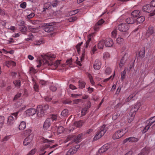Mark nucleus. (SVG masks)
Listing matches in <instances>:
<instances>
[{
	"label": "nucleus",
	"mask_w": 155,
	"mask_h": 155,
	"mask_svg": "<svg viewBox=\"0 0 155 155\" xmlns=\"http://www.w3.org/2000/svg\"><path fill=\"white\" fill-rule=\"evenodd\" d=\"M48 108V105H38L37 107L36 110L33 108L29 109L26 111V114L29 116H32L37 113V116L41 117L44 115V111L47 110Z\"/></svg>",
	"instance_id": "1"
},
{
	"label": "nucleus",
	"mask_w": 155,
	"mask_h": 155,
	"mask_svg": "<svg viewBox=\"0 0 155 155\" xmlns=\"http://www.w3.org/2000/svg\"><path fill=\"white\" fill-rule=\"evenodd\" d=\"M42 59L46 61L45 62H47L48 65H53L56 68L60 64V61H57L55 62L53 61V60L56 57V56L54 54H45L41 55Z\"/></svg>",
	"instance_id": "2"
},
{
	"label": "nucleus",
	"mask_w": 155,
	"mask_h": 155,
	"mask_svg": "<svg viewBox=\"0 0 155 155\" xmlns=\"http://www.w3.org/2000/svg\"><path fill=\"white\" fill-rule=\"evenodd\" d=\"M127 131V128L118 130L113 135L112 138L114 140L119 139L123 136Z\"/></svg>",
	"instance_id": "3"
},
{
	"label": "nucleus",
	"mask_w": 155,
	"mask_h": 155,
	"mask_svg": "<svg viewBox=\"0 0 155 155\" xmlns=\"http://www.w3.org/2000/svg\"><path fill=\"white\" fill-rule=\"evenodd\" d=\"M105 125H103L97 131V134L94 138V140H96L101 137L106 131L107 129Z\"/></svg>",
	"instance_id": "4"
},
{
	"label": "nucleus",
	"mask_w": 155,
	"mask_h": 155,
	"mask_svg": "<svg viewBox=\"0 0 155 155\" xmlns=\"http://www.w3.org/2000/svg\"><path fill=\"white\" fill-rule=\"evenodd\" d=\"M18 113V112H16L15 113H12L11 114V115L8 117L7 121V124H8L11 125L13 124L15 120L17 118Z\"/></svg>",
	"instance_id": "5"
},
{
	"label": "nucleus",
	"mask_w": 155,
	"mask_h": 155,
	"mask_svg": "<svg viewBox=\"0 0 155 155\" xmlns=\"http://www.w3.org/2000/svg\"><path fill=\"white\" fill-rule=\"evenodd\" d=\"M129 25L126 23H123L119 25L118 28L121 32H127L129 28Z\"/></svg>",
	"instance_id": "6"
},
{
	"label": "nucleus",
	"mask_w": 155,
	"mask_h": 155,
	"mask_svg": "<svg viewBox=\"0 0 155 155\" xmlns=\"http://www.w3.org/2000/svg\"><path fill=\"white\" fill-rule=\"evenodd\" d=\"M44 26L45 31L48 32L52 31L54 29V27L53 26L52 23L44 24Z\"/></svg>",
	"instance_id": "7"
},
{
	"label": "nucleus",
	"mask_w": 155,
	"mask_h": 155,
	"mask_svg": "<svg viewBox=\"0 0 155 155\" xmlns=\"http://www.w3.org/2000/svg\"><path fill=\"white\" fill-rule=\"evenodd\" d=\"M82 125V122L81 120L76 121L75 122L74 125H71L69 128V130L70 131H72L76 128L81 127Z\"/></svg>",
	"instance_id": "8"
},
{
	"label": "nucleus",
	"mask_w": 155,
	"mask_h": 155,
	"mask_svg": "<svg viewBox=\"0 0 155 155\" xmlns=\"http://www.w3.org/2000/svg\"><path fill=\"white\" fill-rule=\"evenodd\" d=\"M142 10L145 12L148 13L151 12L153 11H154V8L153 6H152L151 4L150 5H146L144 6L142 8Z\"/></svg>",
	"instance_id": "9"
},
{
	"label": "nucleus",
	"mask_w": 155,
	"mask_h": 155,
	"mask_svg": "<svg viewBox=\"0 0 155 155\" xmlns=\"http://www.w3.org/2000/svg\"><path fill=\"white\" fill-rule=\"evenodd\" d=\"M139 140V139L134 137H130L126 138L123 141V143H125L129 141L131 143H135L137 142Z\"/></svg>",
	"instance_id": "10"
},
{
	"label": "nucleus",
	"mask_w": 155,
	"mask_h": 155,
	"mask_svg": "<svg viewBox=\"0 0 155 155\" xmlns=\"http://www.w3.org/2000/svg\"><path fill=\"white\" fill-rule=\"evenodd\" d=\"M101 60L99 59H96L94 63V68L96 70H99L101 68Z\"/></svg>",
	"instance_id": "11"
},
{
	"label": "nucleus",
	"mask_w": 155,
	"mask_h": 155,
	"mask_svg": "<svg viewBox=\"0 0 155 155\" xmlns=\"http://www.w3.org/2000/svg\"><path fill=\"white\" fill-rule=\"evenodd\" d=\"M110 147V145L108 144H106L102 147L99 150L98 153H100L106 151Z\"/></svg>",
	"instance_id": "12"
},
{
	"label": "nucleus",
	"mask_w": 155,
	"mask_h": 155,
	"mask_svg": "<svg viewBox=\"0 0 155 155\" xmlns=\"http://www.w3.org/2000/svg\"><path fill=\"white\" fill-rule=\"evenodd\" d=\"M51 121V119L50 118H48L45 120L43 125V128L45 130H48L49 128Z\"/></svg>",
	"instance_id": "13"
},
{
	"label": "nucleus",
	"mask_w": 155,
	"mask_h": 155,
	"mask_svg": "<svg viewBox=\"0 0 155 155\" xmlns=\"http://www.w3.org/2000/svg\"><path fill=\"white\" fill-rule=\"evenodd\" d=\"M114 44L113 40L110 38H107L105 41V45L106 47H112Z\"/></svg>",
	"instance_id": "14"
},
{
	"label": "nucleus",
	"mask_w": 155,
	"mask_h": 155,
	"mask_svg": "<svg viewBox=\"0 0 155 155\" xmlns=\"http://www.w3.org/2000/svg\"><path fill=\"white\" fill-rule=\"evenodd\" d=\"M33 139V137L30 135L28 136L24 140L23 144L24 145H27L29 144Z\"/></svg>",
	"instance_id": "15"
},
{
	"label": "nucleus",
	"mask_w": 155,
	"mask_h": 155,
	"mask_svg": "<svg viewBox=\"0 0 155 155\" xmlns=\"http://www.w3.org/2000/svg\"><path fill=\"white\" fill-rule=\"evenodd\" d=\"M147 124H148L150 126L152 125H155V116L151 117L149 120L147 121Z\"/></svg>",
	"instance_id": "16"
},
{
	"label": "nucleus",
	"mask_w": 155,
	"mask_h": 155,
	"mask_svg": "<svg viewBox=\"0 0 155 155\" xmlns=\"http://www.w3.org/2000/svg\"><path fill=\"white\" fill-rule=\"evenodd\" d=\"M126 54H125L121 59L120 62L119 64V67L120 68L122 67L126 62L127 59L125 58V57L126 56Z\"/></svg>",
	"instance_id": "17"
},
{
	"label": "nucleus",
	"mask_w": 155,
	"mask_h": 155,
	"mask_svg": "<svg viewBox=\"0 0 155 155\" xmlns=\"http://www.w3.org/2000/svg\"><path fill=\"white\" fill-rule=\"evenodd\" d=\"M145 18L143 16H141L138 18L136 20H135V22L137 23L138 25L139 24H140L144 21Z\"/></svg>",
	"instance_id": "18"
},
{
	"label": "nucleus",
	"mask_w": 155,
	"mask_h": 155,
	"mask_svg": "<svg viewBox=\"0 0 155 155\" xmlns=\"http://www.w3.org/2000/svg\"><path fill=\"white\" fill-rule=\"evenodd\" d=\"M153 33V28L151 26H150L147 30L146 33V35L149 37L150 35H152Z\"/></svg>",
	"instance_id": "19"
},
{
	"label": "nucleus",
	"mask_w": 155,
	"mask_h": 155,
	"mask_svg": "<svg viewBox=\"0 0 155 155\" xmlns=\"http://www.w3.org/2000/svg\"><path fill=\"white\" fill-rule=\"evenodd\" d=\"M81 136L82 134H79L77 137L74 136V142H75L76 143H78L81 141L82 139Z\"/></svg>",
	"instance_id": "20"
},
{
	"label": "nucleus",
	"mask_w": 155,
	"mask_h": 155,
	"mask_svg": "<svg viewBox=\"0 0 155 155\" xmlns=\"http://www.w3.org/2000/svg\"><path fill=\"white\" fill-rule=\"evenodd\" d=\"M51 3L48 2L45 3L44 6V11H45L46 10L51 9Z\"/></svg>",
	"instance_id": "21"
},
{
	"label": "nucleus",
	"mask_w": 155,
	"mask_h": 155,
	"mask_svg": "<svg viewBox=\"0 0 155 155\" xmlns=\"http://www.w3.org/2000/svg\"><path fill=\"white\" fill-rule=\"evenodd\" d=\"M76 152L75 149L72 147L67 152L66 155H72Z\"/></svg>",
	"instance_id": "22"
},
{
	"label": "nucleus",
	"mask_w": 155,
	"mask_h": 155,
	"mask_svg": "<svg viewBox=\"0 0 155 155\" xmlns=\"http://www.w3.org/2000/svg\"><path fill=\"white\" fill-rule=\"evenodd\" d=\"M131 15L134 17H137L140 15V12L138 10H135L132 12Z\"/></svg>",
	"instance_id": "23"
},
{
	"label": "nucleus",
	"mask_w": 155,
	"mask_h": 155,
	"mask_svg": "<svg viewBox=\"0 0 155 155\" xmlns=\"http://www.w3.org/2000/svg\"><path fill=\"white\" fill-rule=\"evenodd\" d=\"M149 152V150L147 148L143 149L141 152L138 155H147Z\"/></svg>",
	"instance_id": "24"
},
{
	"label": "nucleus",
	"mask_w": 155,
	"mask_h": 155,
	"mask_svg": "<svg viewBox=\"0 0 155 155\" xmlns=\"http://www.w3.org/2000/svg\"><path fill=\"white\" fill-rule=\"evenodd\" d=\"M104 44H105V40L103 39L101 40L98 44L97 46L98 48L100 49H103Z\"/></svg>",
	"instance_id": "25"
},
{
	"label": "nucleus",
	"mask_w": 155,
	"mask_h": 155,
	"mask_svg": "<svg viewBox=\"0 0 155 155\" xmlns=\"http://www.w3.org/2000/svg\"><path fill=\"white\" fill-rule=\"evenodd\" d=\"M126 21L127 24H133L135 22V20L134 18L132 17L129 18H127Z\"/></svg>",
	"instance_id": "26"
},
{
	"label": "nucleus",
	"mask_w": 155,
	"mask_h": 155,
	"mask_svg": "<svg viewBox=\"0 0 155 155\" xmlns=\"http://www.w3.org/2000/svg\"><path fill=\"white\" fill-rule=\"evenodd\" d=\"M44 43L43 40L42 38L39 40H36L34 42V45H39Z\"/></svg>",
	"instance_id": "27"
},
{
	"label": "nucleus",
	"mask_w": 155,
	"mask_h": 155,
	"mask_svg": "<svg viewBox=\"0 0 155 155\" xmlns=\"http://www.w3.org/2000/svg\"><path fill=\"white\" fill-rule=\"evenodd\" d=\"M26 127V123L25 121H21L19 126V129L20 130H22L25 128Z\"/></svg>",
	"instance_id": "28"
},
{
	"label": "nucleus",
	"mask_w": 155,
	"mask_h": 155,
	"mask_svg": "<svg viewBox=\"0 0 155 155\" xmlns=\"http://www.w3.org/2000/svg\"><path fill=\"white\" fill-rule=\"evenodd\" d=\"M140 105V103L138 104H136L132 108L131 110V112L134 113L135 112L137 111L139 108Z\"/></svg>",
	"instance_id": "29"
},
{
	"label": "nucleus",
	"mask_w": 155,
	"mask_h": 155,
	"mask_svg": "<svg viewBox=\"0 0 155 155\" xmlns=\"http://www.w3.org/2000/svg\"><path fill=\"white\" fill-rule=\"evenodd\" d=\"M151 4L152 6L154 8V10L153 11L152 13H151L149 14V15L150 16H153L155 15V0H153L151 2Z\"/></svg>",
	"instance_id": "30"
},
{
	"label": "nucleus",
	"mask_w": 155,
	"mask_h": 155,
	"mask_svg": "<svg viewBox=\"0 0 155 155\" xmlns=\"http://www.w3.org/2000/svg\"><path fill=\"white\" fill-rule=\"evenodd\" d=\"M126 71L127 68H126L124 71L121 72V79L122 81H123L125 78Z\"/></svg>",
	"instance_id": "31"
},
{
	"label": "nucleus",
	"mask_w": 155,
	"mask_h": 155,
	"mask_svg": "<svg viewBox=\"0 0 155 155\" xmlns=\"http://www.w3.org/2000/svg\"><path fill=\"white\" fill-rule=\"evenodd\" d=\"M78 84L79 87L81 89H83L84 88L86 84L85 83L82 81H78Z\"/></svg>",
	"instance_id": "32"
},
{
	"label": "nucleus",
	"mask_w": 155,
	"mask_h": 155,
	"mask_svg": "<svg viewBox=\"0 0 155 155\" xmlns=\"http://www.w3.org/2000/svg\"><path fill=\"white\" fill-rule=\"evenodd\" d=\"M91 35H90L88 36V40L86 42L85 48H87L91 40Z\"/></svg>",
	"instance_id": "33"
},
{
	"label": "nucleus",
	"mask_w": 155,
	"mask_h": 155,
	"mask_svg": "<svg viewBox=\"0 0 155 155\" xmlns=\"http://www.w3.org/2000/svg\"><path fill=\"white\" fill-rule=\"evenodd\" d=\"M69 111L67 109L64 110L61 113V115L63 116L67 117L68 115Z\"/></svg>",
	"instance_id": "34"
},
{
	"label": "nucleus",
	"mask_w": 155,
	"mask_h": 155,
	"mask_svg": "<svg viewBox=\"0 0 155 155\" xmlns=\"http://www.w3.org/2000/svg\"><path fill=\"white\" fill-rule=\"evenodd\" d=\"M15 86L19 88L21 86V81L19 80H16L13 82Z\"/></svg>",
	"instance_id": "35"
},
{
	"label": "nucleus",
	"mask_w": 155,
	"mask_h": 155,
	"mask_svg": "<svg viewBox=\"0 0 155 155\" xmlns=\"http://www.w3.org/2000/svg\"><path fill=\"white\" fill-rule=\"evenodd\" d=\"M139 54L140 57L141 58H143L145 56V49L144 48H142L139 52Z\"/></svg>",
	"instance_id": "36"
},
{
	"label": "nucleus",
	"mask_w": 155,
	"mask_h": 155,
	"mask_svg": "<svg viewBox=\"0 0 155 155\" xmlns=\"http://www.w3.org/2000/svg\"><path fill=\"white\" fill-rule=\"evenodd\" d=\"M5 120L4 117L3 116H0V129L2 127Z\"/></svg>",
	"instance_id": "37"
},
{
	"label": "nucleus",
	"mask_w": 155,
	"mask_h": 155,
	"mask_svg": "<svg viewBox=\"0 0 155 155\" xmlns=\"http://www.w3.org/2000/svg\"><path fill=\"white\" fill-rule=\"evenodd\" d=\"M112 71L111 69L109 67H107L105 70V73L107 75H109Z\"/></svg>",
	"instance_id": "38"
},
{
	"label": "nucleus",
	"mask_w": 155,
	"mask_h": 155,
	"mask_svg": "<svg viewBox=\"0 0 155 155\" xmlns=\"http://www.w3.org/2000/svg\"><path fill=\"white\" fill-rule=\"evenodd\" d=\"M124 104L125 102H123V100H122L115 106V107L116 109L120 108Z\"/></svg>",
	"instance_id": "39"
},
{
	"label": "nucleus",
	"mask_w": 155,
	"mask_h": 155,
	"mask_svg": "<svg viewBox=\"0 0 155 155\" xmlns=\"http://www.w3.org/2000/svg\"><path fill=\"white\" fill-rule=\"evenodd\" d=\"M136 94L135 92L133 93L131 95H130L129 97H128L125 100V101L126 102H128L130 101L136 95Z\"/></svg>",
	"instance_id": "40"
},
{
	"label": "nucleus",
	"mask_w": 155,
	"mask_h": 155,
	"mask_svg": "<svg viewBox=\"0 0 155 155\" xmlns=\"http://www.w3.org/2000/svg\"><path fill=\"white\" fill-rule=\"evenodd\" d=\"M41 142L43 143H45L46 142H53L54 141V140H49L47 139H45L44 138H42L41 139Z\"/></svg>",
	"instance_id": "41"
},
{
	"label": "nucleus",
	"mask_w": 155,
	"mask_h": 155,
	"mask_svg": "<svg viewBox=\"0 0 155 155\" xmlns=\"http://www.w3.org/2000/svg\"><path fill=\"white\" fill-rule=\"evenodd\" d=\"M110 57V54L108 52L104 53L103 55V58L104 60L107 59L109 58Z\"/></svg>",
	"instance_id": "42"
},
{
	"label": "nucleus",
	"mask_w": 155,
	"mask_h": 155,
	"mask_svg": "<svg viewBox=\"0 0 155 155\" xmlns=\"http://www.w3.org/2000/svg\"><path fill=\"white\" fill-rule=\"evenodd\" d=\"M74 136L73 135H69L67 137V140L68 141L72 140V141L71 142V143L74 142Z\"/></svg>",
	"instance_id": "43"
},
{
	"label": "nucleus",
	"mask_w": 155,
	"mask_h": 155,
	"mask_svg": "<svg viewBox=\"0 0 155 155\" xmlns=\"http://www.w3.org/2000/svg\"><path fill=\"white\" fill-rule=\"evenodd\" d=\"M59 2V1L57 0L53 1L51 3V6L53 7H56L58 5Z\"/></svg>",
	"instance_id": "44"
},
{
	"label": "nucleus",
	"mask_w": 155,
	"mask_h": 155,
	"mask_svg": "<svg viewBox=\"0 0 155 155\" xmlns=\"http://www.w3.org/2000/svg\"><path fill=\"white\" fill-rule=\"evenodd\" d=\"M82 42L79 43L76 46V49H77V51L78 53L80 51V46L82 45Z\"/></svg>",
	"instance_id": "45"
},
{
	"label": "nucleus",
	"mask_w": 155,
	"mask_h": 155,
	"mask_svg": "<svg viewBox=\"0 0 155 155\" xmlns=\"http://www.w3.org/2000/svg\"><path fill=\"white\" fill-rule=\"evenodd\" d=\"M123 39L121 38V37H119L117 39V43L119 44H121L123 43Z\"/></svg>",
	"instance_id": "46"
},
{
	"label": "nucleus",
	"mask_w": 155,
	"mask_h": 155,
	"mask_svg": "<svg viewBox=\"0 0 155 155\" xmlns=\"http://www.w3.org/2000/svg\"><path fill=\"white\" fill-rule=\"evenodd\" d=\"M7 66L8 67V65H12L13 66L15 65V63L13 61H8L6 62Z\"/></svg>",
	"instance_id": "47"
},
{
	"label": "nucleus",
	"mask_w": 155,
	"mask_h": 155,
	"mask_svg": "<svg viewBox=\"0 0 155 155\" xmlns=\"http://www.w3.org/2000/svg\"><path fill=\"white\" fill-rule=\"evenodd\" d=\"M31 130L30 129H28L27 130H26L24 132V134L26 135H28V136H32V135H31Z\"/></svg>",
	"instance_id": "48"
},
{
	"label": "nucleus",
	"mask_w": 155,
	"mask_h": 155,
	"mask_svg": "<svg viewBox=\"0 0 155 155\" xmlns=\"http://www.w3.org/2000/svg\"><path fill=\"white\" fill-rule=\"evenodd\" d=\"M79 10L78 9H76L75 10L72 11L70 12L69 15H74L79 12Z\"/></svg>",
	"instance_id": "49"
},
{
	"label": "nucleus",
	"mask_w": 155,
	"mask_h": 155,
	"mask_svg": "<svg viewBox=\"0 0 155 155\" xmlns=\"http://www.w3.org/2000/svg\"><path fill=\"white\" fill-rule=\"evenodd\" d=\"M26 27L25 26H21L20 28L21 31L23 33H25L26 31Z\"/></svg>",
	"instance_id": "50"
},
{
	"label": "nucleus",
	"mask_w": 155,
	"mask_h": 155,
	"mask_svg": "<svg viewBox=\"0 0 155 155\" xmlns=\"http://www.w3.org/2000/svg\"><path fill=\"white\" fill-rule=\"evenodd\" d=\"M64 129L62 126L58 127L57 128V131H58L60 133L64 131Z\"/></svg>",
	"instance_id": "51"
},
{
	"label": "nucleus",
	"mask_w": 155,
	"mask_h": 155,
	"mask_svg": "<svg viewBox=\"0 0 155 155\" xmlns=\"http://www.w3.org/2000/svg\"><path fill=\"white\" fill-rule=\"evenodd\" d=\"M115 71H114V75L113 77H112V76H111L109 78H107L105 79L104 80L103 82H106L111 79H113L114 77V76L115 75Z\"/></svg>",
	"instance_id": "52"
},
{
	"label": "nucleus",
	"mask_w": 155,
	"mask_h": 155,
	"mask_svg": "<svg viewBox=\"0 0 155 155\" xmlns=\"http://www.w3.org/2000/svg\"><path fill=\"white\" fill-rule=\"evenodd\" d=\"M77 19V18L76 17H73L70 18L69 19V21L70 22H73L75 21Z\"/></svg>",
	"instance_id": "53"
},
{
	"label": "nucleus",
	"mask_w": 155,
	"mask_h": 155,
	"mask_svg": "<svg viewBox=\"0 0 155 155\" xmlns=\"http://www.w3.org/2000/svg\"><path fill=\"white\" fill-rule=\"evenodd\" d=\"M112 36L113 38H115L117 35V30L116 29H115L112 32Z\"/></svg>",
	"instance_id": "54"
},
{
	"label": "nucleus",
	"mask_w": 155,
	"mask_h": 155,
	"mask_svg": "<svg viewBox=\"0 0 155 155\" xmlns=\"http://www.w3.org/2000/svg\"><path fill=\"white\" fill-rule=\"evenodd\" d=\"M36 150V149L35 148L33 149L30 151L28 154H30V155H33L35 153Z\"/></svg>",
	"instance_id": "55"
},
{
	"label": "nucleus",
	"mask_w": 155,
	"mask_h": 155,
	"mask_svg": "<svg viewBox=\"0 0 155 155\" xmlns=\"http://www.w3.org/2000/svg\"><path fill=\"white\" fill-rule=\"evenodd\" d=\"M26 3L25 2H23L20 4V6L21 8H25L26 7Z\"/></svg>",
	"instance_id": "56"
},
{
	"label": "nucleus",
	"mask_w": 155,
	"mask_h": 155,
	"mask_svg": "<svg viewBox=\"0 0 155 155\" xmlns=\"http://www.w3.org/2000/svg\"><path fill=\"white\" fill-rule=\"evenodd\" d=\"M35 14L34 13L32 12L30 14L27 15V17L28 19H30L34 17L35 16Z\"/></svg>",
	"instance_id": "57"
},
{
	"label": "nucleus",
	"mask_w": 155,
	"mask_h": 155,
	"mask_svg": "<svg viewBox=\"0 0 155 155\" xmlns=\"http://www.w3.org/2000/svg\"><path fill=\"white\" fill-rule=\"evenodd\" d=\"M132 112H131L130 113L129 115V116H130V118L129 119V120H130V121H131L133 120L134 116V114H131V113Z\"/></svg>",
	"instance_id": "58"
},
{
	"label": "nucleus",
	"mask_w": 155,
	"mask_h": 155,
	"mask_svg": "<svg viewBox=\"0 0 155 155\" xmlns=\"http://www.w3.org/2000/svg\"><path fill=\"white\" fill-rule=\"evenodd\" d=\"M33 87L36 91H38L39 90V87L38 85L36 84L34 85Z\"/></svg>",
	"instance_id": "59"
},
{
	"label": "nucleus",
	"mask_w": 155,
	"mask_h": 155,
	"mask_svg": "<svg viewBox=\"0 0 155 155\" xmlns=\"http://www.w3.org/2000/svg\"><path fill=\"white\" fill-rule=\"evenodd\" d=\"M10 137V136H5L3 139L2 141L3 142L6 141L9 139Z\"/></svg>",
	"instance_id": "60"
},
{
	"label": "nucleus",
	"mask_w": 155,
	"mask_h": 155,
	"mask_svg": "<svg viewBox=\"0 0 155 155\" xmlns=\"http://www.w3.org/2000/svg\"><path fill=\"white\" fill-rule=\"evenodd\" d=\"M72 101H71L67 100L64 101L63 102V103L65 104H71L72 103Z\"/></svg>",
	"instance_id": "61"
},
{
	"label": "nucleus",
	"mask_w": 155,
	"mask_h": 155,
	"mask_svg": "<svg viewBox=\"0 0 155 155\" xmlns=\"http://www.w3.org/2000/svg\"><path fill=\"white\" fill-rule=\"evenodd\" d=\"M21 93H18L16 94L14 97V100H16L18 99L19 97L21 96Z\"/></svg>",
	"instance_id": "62"
},
{
	"label": "nucleus",
	"mask_w": 155,
	"mask_h": 155,
	"mask_svg": "<svg viewBox=\"0 0 155 155\" xmlns=\"http://www.w3.org/2000/svg\"><path fill=\"white\" fill-rule=\"evenodd\" d=\"M87 111V109L86 108H84L82 109L81 111L82 114L83 115H84L85 114Z\"/></svg>",
	"instance_id": "63"
},
{
	"label": "nucleus",
	"mask_w": 155,
	"mask_h": 155,
	"mask_svg": "<svg viewBox=\"0 0 155 155\" xmlns=\"http://www.w3.org/2000/svg\"><path fill=\"white\" fill-rule=\"evenodd\" d=\"M104 21L103 19H101L97 23V25H98L99 26L101 25H102L104 22Z\"/></svg>",
	"instance_id": "64"
}]
</instances>
